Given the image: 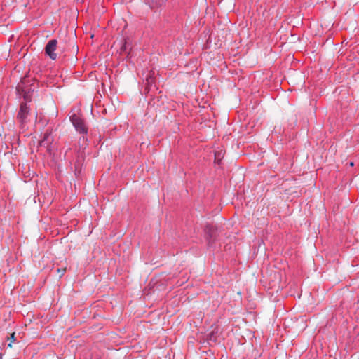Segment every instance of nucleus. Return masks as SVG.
<instances>
[{
  "instance_id": "nucleus-5",
  "label": "nucleus",
  "mask_w": 359,
  "mask_h": 359,
  "mask_svg": "<svg viewBox=\"0 0 359 359\" xmlns=\"http://www.w3.org/2000/svg\"><path fill=\"white\" fill-rule=\"evenodd\" d=\"M165 0H159L158 1H154V0H152V2L149 4V6L151 7V8H154L156 6H161L165 2Z\"/></svg>"
},
{
  "instance_id": "nucleus-8",
  "label": "nucleus",
  "mask_w": 359,
  "mask_h": 359,
  "mask_svg": "<svg viewBox=\"0 0 359 359\" xmlns=\"http://www.w3.org/2000/svg\"><path fill=\"white\" fill-rule=\"evenodd\" d=\"M146 81L148 84H150L153 82V79L151 76L147 75L146 76Z\"/></svg>"
},
{
  "instance_id": "nucleus-11",
  "label": "nucleus",
  "mask_w": 359,
  "mask_h": 359,
  "mask_svg": "<svg viewBox=\"0 0 359 359\" xmlns=\"http://www.w3.org/2000/svg\"><path fill=\"white\" fill-rule=\"evenodd\" d=\"M57 272H58V273H60V276H61L63 275V273L65 272V269H57Z\"/></svg>"
},
{
  "instance_id": "nucleus-3",
  "label": "nucleus",
  "mask_w": 359,
  "mask_h": 359,
  "mask_svg": "<svg viewBox=\"0 0 359 359\" xmlns=\"http://www.w3.org/2000/svg\"><path fill=\"white\" fill-rule=\"evenodd\" d=\"M29 114V107H27L26 103H22L20 104V110L18 114V119L20 121V122L23 124L25 123L27 116Z\"/></svg>"
},
{
  "instance_id": "nucleus-4",
  "label": "nucleus",
  "mask_w": 359,
  "mask_h": 359,
  "mask_svg": "<svg viewBox=\"0 0 359 359\" xmlns=\"http://www.w3.org/2000/svg\"><path fill=\"white\" fill-rule=\"evenodd\" d=\"M53 141L51 133L48 130L43 135V139L40 141L39 144L41 147H48Z\"/></svg>"
},
{
  "instance_id": "nucleus-13",
  "label": "nucleus",
  "mask_w": 359,
  "mask_h": 359,
  "mask_svg": "<svg viewBox=\"0 0 359 359\" xmlns=\"http://www.w3.org/2000/svg\"><path fill=\"white\" fill-rule=\"evenodd\" d=\"M25 99L26 100H27V95H25Z\"/></svg>"
},
{
  "instance_id": "nucleus-9",
  "label": "nucleus",
  "mask_w": 359,
  "mask_h": 359,
  "mask_svg": "<svg viewBox=\"0 0 359 359\" xmlns=\"http://www.w3.org/2000/svg\"><path fill=\"white\" fill-rule=\"evenodd\" d=\"M83 160V157L81 156V158L79 157V159L77 160L76 164H75V168L76 170L78 168V167L79 166L81 162Z\"/></svg>"
},
{
  "instance_id": "nucleus-7",
  "label": "nucleus",
  "mask_w": 359,
  "mask_h": 359,
  "mask_svg": "<svg viewBox=\"0 0 359 359\" xmlns=\"http://www.w3.org/2000/svg\"><path fill=\"white\" fill-rule=\"evenodd\" d=\"M205 231L209 235L210 238H212V237L215 236V232L211 227L207 226L205 229Z\"/></svg>"
},
{
  "instance_id": "nucleus-14",
  "label": "nucleus",
  "mask_w": 359,
  "mask_h": 359,
  "mask_svg": "<svg viewBox=\"0 0 359 359\" xmlns=\"http://www.w3.org/2000/svg\"><path fill=\"white\" fill-rule=\"evenodd\" d=\"M350 165H351V166H353V163H352V162H351V163H350Z\"/></svg>"
},
{
  "instance_id": "nucleus-12",
  "label": "nucleus",
  "mask_w": 359,
  "mask_h": 359,
  "mask_svg": "<svg viewBox=\"0 0 359 359\" xmlns=\"http://www.w3.org/2000/svg\"><path fill=\"white\" fill-rule=\"evenodd\" d=\"M221 152H219L218 154H215V160L217 161L219 159V157L221 156Z\"/></svg>"
},
{
  "instance_id": "nucleus-6",
  "label": "nucleus",
  "mask_w": 359,
  "mask_h": 359,
  "mask_svg": "<svg viewBox=\"0 0 359 359\" xmlns=\"http://www.w3.org/2000/svg\"><path fill=\"white\" fill-rule=\"evenodd\" d=\"M215 329L214 330L212 331L211 333H210L208 334V339L210 341H212V342H216L217 341V339L216 337H215ZM217 332V330L216 331V333Z\"/></svg>"
},
{
  "instance_id": "nucleus-2",
  "label": "nucleus",
  "mask_w": 359,
  "mask_h": 359,
  "mask_svg": "<svg viewBox=\"0 0 359 359\" xmlns=\"http://www.w3.org/2000/svg\"><path fill=\"white\" fill-rule=\"evenodd\" d=\"M57 41L55 39H52L47 43L45 50L46 55H48L52 60L57 58V54L55 53Z\"/></svg>"
},
{
  "instance_id": "nucleus-16",
  "label": "nucleus",
  "mask_w": 359,
  "mask_h": 359,
  "mask_svg": "<svg viewBox=\"0 0 359 359\" xmlns=\"http://www.w3.org/2000/svg\"><path fill=\"white\" fill-rule=\"evenodd\" d=\"M8 346H11V343H9Z\"/></svg>"
},
{
  "instance_id": "nucleus-15",
  "label": "nucleus",
  "mask_w": 359,
  "mask_h": 359,
  "mask_svg": "<svg viewBox=\"0 0 359 359\" xmlns=\"http://www.w3.org/2000/svg\"><path fill=\"white\" fill-rule=\"evenodd\" d=\"M83 141H85V140H86L85 137H83Z\"/></svg>"
},
{
  "instance_id": "nucleus-1",
  "label": "nucleus",
  "mask_w": 359,
  "mask_h": 359,
  "mask_svg": "<svg viewBox=\"0 0 359 359\" xmlns=\"http://www.w3.org/2000/svg\"><path fill=\"white\" fill-rule=\"evenodd\" d=\"M70 120L75 128L76 130L83 135H86L88 129L83 120L77 114H73L70 117Z\"/></svg>"
},
{
  "instance_id": "nucleus-10",
  "label": "nucleus",
  "mask_w": 359,
  "mask_h": 359,
  "mask_svg": "<svg viewBox=\"0 0 359 359\" xmlns=\"http://www.w3.org/2000/svg\"><path fill=\"white\" fill-rule=\"evenodd\" d=\"M10 339H11V342L15 341L16 340L15 337V333H13L11 335Z\"/></svg>"
}]
</instances>
